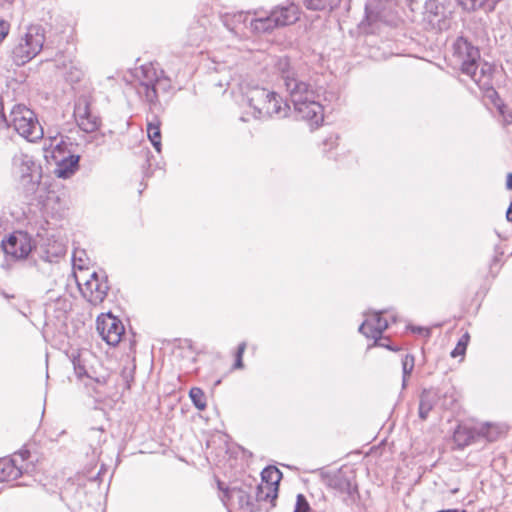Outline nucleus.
<instances>
[{
	"instance_id": "nucleus-1",
	"label": "nucleus",
	"mask_w": 512,
	"mask_h": 512,
	"mask_svg": "<svg viewBox=\"0 0 512 512\" xmlns=\"http://www.w3.org/2000/svg\"><path fill=\"white\" fill-rule=\"evenodd\" d=\"M275 73L283 82L295 112L309 123L318 127L324 119L323 107L319 95L303 65L292 63L287 56L277 57L273 62Z\"/></svg>"
},
{
	"instance_id": "nucleus-2",
	"label": "nucleus",
	"mask_w": 512,
	"mask_h": 512,
	"mask_svg": "<svg viewBox=\"0 0 512 512\" xmlns=\"http://www.w3.org/2000/svg\"><path fill=\"white\" fill-rule=\"evenodd\" d=\"M452 61L461 72L469 76L475 84L489 96L495 94L493 89V67L487 62H480V52L464 37H458L453 44Z\"/></svg>"
},
{
	"instance_id": "nucleus-3",
	"label": "nucleus",
	"mask_w": 512,
	"mask_h": 512,
	"mask_svg": "<svg viewBox=\"0 0 512 512\" xmlns=\"http://www.w3.org/2000/svg\"><path fill=\"white\" fill-rule=\"evenodd\" d=\"M247 105L253 110L254 118L275 117L285 118L289 115L290 106L282 97L269 89L253 87L245 94Z\"/></svg>"
},
{
	"instance_id": "nucleus-4",
	"label": "nucleus",
	"mask_w": 512,
	"mask_h": 512,
	"mask_svg": "<svg viewBox=\"0 0 512 512\" xmlns=\"http://www.w3.org/2000/svg\"><path fill=\"white\" fill-rule=\"evenodd\" d=\"M136 77L138 79L137 94L150 105H156L159 94L167 92L171 88L170 78L153 63L144 64L137 69Z\"/></svg>"
},
{
	"instance_id": "nucleus-5",
	"label": "nucleus",
	"mask_w": 512,
	"mask_h": 512,
	"mask_svg": "<svg viewBox=\"0 0 512 512\" xmlns=\"http://www.w3.org/2000/svg\"><path fill=\"white\" fill-rule=\"evenodd\" d=\"M46 30L42 25L31 24L20 33L12 49L13 62L22 66L34 59L43 49Z\"/></svg>"
},
{
	"instance_id": "nucleus-6",
	"label": "nucleus",
	"mask_w": 512,
	"mask_h": 512,
	"mask_svg": "<svg viewBox=\"0 0 512 512\" xmlns=\"http://www.w3.org/2000/svg\"><path fill=\"white\" fill-rule=\"evenodd\" d=\"M3 126H12L20 136L30 142H35L44 135L43 128L35 113L22 104L14 105L7 119V124H3Z\"/></svg>"
},
{
	"instance_id": "nucleus-7",
	"label": "nucleus",
	"mask_w": 512,
	"mask_h": 512,
	"mask_svg": "<svg viewBox=\"0 0 512 512\" xmlns=\"http://www.w3.org/2000/svg\"><path fill=\"white\" fill-rule=\"evenodd\" d=\"M80 271L75 272V280L81 295L92 305L104 301L110 289L105 273L89 272L79 266Z\"/></svg>"
},
{
	"instance_id": "nucleus-8",
	"label": "nucleus",
	"mask_w": 512,
	"mask_h": 512,
	"mask_svg": "<svg viewBox=\"0 0 512 512\" xmlns=\"http://www.w3.org/2000/svg\"><path fill=\"white\" fill-rule=\"evenodd\" d=\"M12 176L27 193H34L40 183V167L27 153H16L12 158Z\"/></svg>"
},
{
	"instance_id": "nucleus-9",
	"label": "nucleus",
	"mask_w": 512,
	"mask_h": 512,
	"mask_svg": "<svg viewBox=\"0 0 512 512\" xmlns=\"http://www.w3.org/2000/svg\"><path fill=\"white\" fill-rule=\"evenodd\" d=\"M262 482L257 488V500L272 502L278 495V485L282 478V472L275 466L263 469L261 473Z\"/></svg>"
},
{
	"instance_id": "nucleus-10",
	"label": "nucleus",
	"mask_w": 512,
	"mask_h": 512,
	"mask_svg": "<svg viewBox=\"0 0 512 512\" xmlns=\"http://www.w3.org/2000/svg\"><path fill=\"white\" fill-rule=\"evenodd\" d=\"M74 118L78 127L86 132L93 133L101 125V119L90 108V102L87 97H79L74 106Z\"/></svg>"
},
{
	"instance_id": "nucleus-11",
	"label": "nucleus",
	"mask_w": 512,
	"mask_h": 512,
	"mask_svg": "<svg viewBox=\"0 0 512 512\" xmlns=\"http://www.w3.org/2000/svg\"><path fill=\"white\" fill-rule=\"evenodd\" d=\"M97 330L102 339L111 346L120 342L125 331L122 322L110 313L97 318Z\"/></svg>"
},
{
	"instance_id": "nucleus-12",
	"label": "nucleus",
	"mask_w": 512,
	"mask_h": 512,
	"mask_svg": "<svg viewBox=\"0 0 512 512\" xmlns=\"http://www.w3.org/2000/svg\"><path fill=\"white\" fill-rule=\"evenodd\" d=\"M7 256L14 259H25L32 250L31 238L25 232H15L2 242Z\"/></svg>"
},
{
	"instance_id": "nucleus-13",
	"label": "nucleus",
	"mask_w": 512,
	"mask_h": 512,
	"mask_svg": "<svg viewBox=\"0 0 512 512\" xmlns=\"http://www.w3.org/2000/svg\"><path fill=\"white\" fill-rule=\"evenodd\" d=\"M386 313H388V310L365 313V320L359 326V332L365 337L377 341L389 325L388 320L382 317Z\"/></svg>"
},
{
	"instance_id": "nucleus-14",
	"label": "nucleus",
	"mask_w": 512,
	"mask_h": 512,
	"mask_svg": "<svg viewBox=\"0 0 512 512\" xmlns=\"http://www.w3.org/2000/svg\"><path fill=\"white\" fill-rule=\"evenodd\" d=\"M28 450H21L15 453L12 458L0 459V482L17 479L23 473V466L20 463L28 459Z\"/></svg>"
},
{
	"instance_id": "nucleus-15",
	"label": "nucleus",
	"mask_w": 512,
	"mask_h": 512,
	"mask_svg": "<svg viewBox=\"0 0 512 512\" xmlns=\"http://www.w3.org/2000/svg\"><path fill=\"white\" fill-rule=\"evenodd\" d=\"M221 501L229 512L249 510L250 506L249 496L246 492L235 487L223 491Z\"/></svg>"
},
{
	"instance_id": "nucleus-16",
	"label": "nucleus",
	"mask_w": 512,
	"mask_h": 512,
	"mask_svg": "<svg viewBox=\"0 0 512 512\" xmlns=\"http://www.w3.org/2000/svg\"><path fill=\"white\" fill-rule=\"evenodd\" d=\"M252 13L254 17L249 21V30L252 33H269L277 28L272 11L269 14H265L262 10H254Z\"/></svg>"
},
{
	"instance_id": "nucleus-17",
	"label": "nucleus",
	"mask_w": 512,
	"mask_h": 512,
	"mask_svg": "<svg viewBox=\"0 0 512 512\" xmlns=\"http://www.w3.org/2000/svg\"><path fill=\"white\" fill-rule=\"evenodd\" d=\"M329 486L337 491L343 499H356L357 485L351 478L338 473L329 479Z\"/></svg>"
},
{
	"instance_id": "nucleus-18",
	"label": "nucleus",
	"mask_w": 512,
	"mask_h": 512,
	"mask_svg": "<svg viewBox=\"0 0 512 512\" xmlns=\"http://www.w3.org/2000/svg\"><path fill=\"white\" fill-rule=\"evenodd\" d=\"M79 159L78 155H67L65 157L60 156L59 154L55 156V169L54 174L58 178L67 179L71 177L79 167Z\"/></svg>"
},
{
	"instance_id": "nucleus-19",
	"label": "nucleus",
	"mask_w": 512,
	"mask_h": 512,
	"mask_svg": "<svg viewBox=\"0 0 512 512\" xmlns=\"http://www.w3.org/2000/svg\"><path fill=\"white\" fill-rule=\"evenodd\" d=\"M277 27L294 24L299 20V7L293 3L286 6H278L272 10Z\"/></svg>"
},
{
	"instance_id": "nucleus-20",
	"label": "nucleus",
	"mask_w": 512,
	"mask_h": 512,
	"mask_svg": "<svg viewBox=\"0 0 512 512\" xmlns=\"http://www.w3.org/2000/svg\"><path fill=\"white\" fill-rule=\"evenodd\" d=\"M440 389H424L420 396L419 417L426 420L434 406L439 405Z\"/></svg>"
},
{
	"instance_id": "nucleus-21",
	"label": "nucleus",
	"mask_w": 512,
	"mask_h": 512,
	"mask_svg": "<svg viewBox=\"0 0 512 512\" xmlns=\"http://www.w3.org/2000/svg\"><path fill=\"white\" fill-rule=\"evenodd\" d=\"M110 375L108 372H97L93 367H90L84 377V385L87 388H92L95 393L100 397L103 393L102 387L108 384Z\"/></svg>"
},
{
	"instance_id": "nucleus-22",
	"label": "nucleus",
	"mask_w": 512,
	"mask_h": 512,
	"mask_svg": "<svg viewBox=\"0 0 512 512\" xmlns=\"http://www.w3.org/2000/svg\"><path fill=\"white\" fill-rule=\"evenodd\" d=\"M251 14V11H240L234 13L233 15H227L224 19V24L231 32L238 34L239 31L241 30V26L249 29V21L251 19Z\"/></svg>"
},
{
	"instance_id": "nucleus-23",
	"label": "nucleus",
	"mask_w": 512,
	"mask_h": 512,
	"mask_svg": "<svg viewBox=\"0 0 512 512\" xmlns=\"http://www.w3.org/2000/svg\"><path fill=\"white\" fill-rule=\"evenodd\" d=\"M365 14L369 24L385 21L386 8L383 6L381 0H370L365 5Z\"/></svg>"
},
{
	"instance_id": "nucleus-24",
	"label": "nucleus",
	"mask_w": 512,
	"mask_h": 512,
	"mask_svg": "<svg viewBox=\"0 0 512 512\" xmlns=\"http://www.w3.org/2000/svg\"><path fill=\"white\" fill-rule=\"evenodd\" d=\"M50 139H51V144H50V149H51V158L53 159V161H55V156L56 155H60L62 157H65L67 155H73L72 151H71V148H72V143L65 140L62 136L60 137V139L58 140L57 137H52L50 136Z\"/></svg>"
},
{
	"instance_id": "nucleus-25",
	"label": "nucleus",
	"mask_w": 512,
	"mask_h": 512,
	"mask_svg": "<svg viewBox=\"0 0 512 512\" xmlns=\"http://www.w3.org/2000/svg\"><path fill=\"white\" fill-rule=\"evenodd\" d=\"M160 125L161 123L157 116H153V118L147 122L148 138L157 152L161 151Z\"/></svg>"
},
{
	"instance_id": "nucleus-26",
	"label": "nucleus",
	"mask_w": 512,
	"mask_h": 512,
	"mask_svg": "<svg viewBox=\"0 0 512 512\" xmlns=\"http://www.w3.org/2000/svg\"><path fill=\"white\" fill-rule=\"evenodd\" d=\"M505 432L504 426L485 423L477 429V435L485 438L489 442H493L499 438V436Z\"/></svg>"
},
{
	"instance_id": "nucleus-27",
	"label": "nucleus",
	"mask_w": 512,
	"mask_h": 512,
	"mask_svg": "<svg viewBox=\"0 0 512 512\" xmlns=\"http://www.w3.org/2000/svg\"><path fill=\"white\" fill-rule=\"evenodd\" d=\"M477 434V431L474 429H470L466 426H458L454 432L453 439L455 443L464 447L471 444Z\"/></svg>"
},
{
	"instance_id": "nucleus-28",
	"label": "nucleus",
	"mask_w": 512,
	"mask_h": 512,
	"mask_svg": "<svg viewBox=\"0 0 512 512\" xmlns=\"http://www.w3.org/2000/svg\"><path fill=\"white\" fill-rule=\"evenodd\" d=\"M342 0H304V6L308 10L321 11L325 9L333 10Z\"/></svg>"
},
{
	"instance_id": "nucleus-29",
	"label": "nucleus",
	"mask_w": 512,
	"mask_h": 512,
	"mask_svg": "<svg viewBox=\"0 0 512 512\" xmlns=\"http://www.w3.org/2000/svg\"><path fill=\"white\" fill-rule=\"evenodd\" d=\"M402 364V387L405 388L407 385L408 377L411 375L414 365L415 359L411 354H405L401 359Z\"/></svg>"
},
{
	"instance_id": "nucleus-30",
	"label": "nucleus",
	"mask_w": 512,
	"mask_h": 512,
	"mask_svg": "<svg viewBox=\"0 0 512 512\" xmlns=\"http://www.w3.org/2000/svg\"><path fill=\"white\" fill-rule=\"evenodd\" d=\"M85 355H90L89 353H79L77 356H73L72 363L74 367V371L76 376L79 379H84L85 375L87 374V371L89 368L86 366L87 359L85 358Z\"/></svg>"
},
{
	"instance_id": "nucleus-31",
	"label": "nucleus",
	"mask_w": 512,
	"mask_h": 512,
	"mask_svg": "<svg viewBox=\"0 0 512 512\" xmlns=\"http://www.w3.org/2000/svg\"><path fill=\"white\" fill-rule=\"evenodd\" d=\"M189 397L193 403V405L199 410L203 411L206 409L207 402L205 393L201 388L193 387L189 391Z\"/></svg>"
},
{
	"instance_id": "nucleus-32",
	"label": "nucleus",
	"mask_w": 512,
	"mask_h": 512,
	"mask_svg": "<svg viewBox=\"0 0 512 512\" xmlns=\"http://www.w3.org/2000/svg\"><path fill=\"white\" fill-rule=\"evenodd\" d=\"M456 395L455 390L452 387H449L446 390L440 389V401L439 405L443 409H452L456 403Z\"/></svg>"
},
{
	"instance_id": "nucleus-33",
	"label": "nucleus",
	"mask_w": 512,
	"mask_h": 512,
	"mask_svg": "<svg viewBox=\"0 0 512 512\" xmlns=\"http://www.w3.org/2000/svg\"><path fill=\"white\" fill-rule=\"evenodd\" d=\"M470 340V335L468 332L464 333L461 338L458 340L456 347L451 351V357L456 358L458 356H464L467 345Z\"/></svg>"
},
{
	"instance_id": "nucleus-34",
	"label": "nucleus",
	"mask_w": 512,
	"mask_h": 512,
	"mask_svg": "<svg viewBox=\"0 0 512 512\" xmlns=\"http://www.w3.org/2000/svg\"><path fill=\"white\" fill-rule=\"evenodd\" d=\"M424 14L427 20L433 22V17H437L440 13L441 7L438 5L436 0H427L424 6Z\"/></svg>"
},
{
	"instance_id": "nucleus-35",
	"label": "nucleus",
	"mask_w": 512,
	"mask_h": 512,
	"mask_svg": "<svg viewBox=\"0 0 512 512\" xmlns=\"http://www.w3.org/2000/svg\"><path fill=\"white\" fill-rule=\"evenodd\" d=\"M489 0H458L459 4L463 7V9L467 11H475L477 9L483 8Z\"/></svg>"
},
{
	"instance_id": "nucleus-36",
	"label": "nucleus",
	"mask_w": 512,
	"mask_h": 512,
	"mask_svg": "<svg viewBox=\"0 0 512 512\" xmlns=\"http://www.w3.org/2000/svg\"><path fill=\"white\" fill-rule=\"evenodd\" d=\"M246 342H241L238 347H237V351H236V354H235V363L233 365V368L234 369H242L244 367V364H243V354L246 350Z\"/></svg>"
},
{
	"instance_id": "nucleus-37",
	"label": "nucleus",
	"mask_w": 512,
	"mask_h": 512,
	"mask_svg": "<svg viewBox=\"0 0 512 512\" xmlns=\"http://www.w3.org/2000/svg\"><path fill=\"white\" fill-rule=\"evenodd\" d=\"M10 23L4 19H0V42H2L9 34Z\"/></svg>"
},
{
	"instance_id": "nucleus-38",
	"label": "nucleus",
	"mask_w": 512,
	"mask_h": 512,
	"mask_svg": "<svg viewBox=\"0 0 512 512\" xmlns=\"http://www.w3.org/2000/svg\"><path fill=\"white\" fill-rule=\"evenodd\" d=\"M500 113L502 114V117H503V123L505 125H508V124H512V114L511 113H506L504 108H500Z\"/></svg>"
},
{
	"instance_id": "nucleus-39",
	"label": "nucleus",
	"mask_w": 512,
	"mask_h": 512,
	"mask_svg": "<svg viewBox=\"0 0 512 512\" xmlns=\"http://www.w3.org/2000/svg\"><path fill=\"white\" fill-rule=\"evenodd\" d=\"M374 346H380V347H385L389 350H395L393 347H391L388 343H387V339H382V336L375 342H374Z\"/></svg>"
},
{
	"instance_id": "nucleus-40",
	"label": "nucleus",
	"mask_w": 512,
	"mask_h": 512,
	"mask_svg": "<svg viewBox=\"0 0 512 512\" xmlns=\"http://www.w3.org/2000/svg\"><path fill=\"white\" fill-rule=\"evenodd\" d=\"M506 219L509 222H512V202L510 203L507 212H506Z\"/></svg>"
},
{
	"instance_id": "nucleus-41",
	"label": "nucleus",
	"mask_w": 512,
	"mask_h": 512,
	"mask_svg": "<svg viewBox=\"0 0 512 512\" xmlns=\"http://www.w3.org/2000/svg\"><path fill=\"white\" fill-rule=\"evenodd\" d=\"M506 187L507 189L512 190V173L507 175Z\"/></svg>"
},
{
	"instance_id": "nucleus-42",
	"label": "nucleus",
	"mask_w": 512,
	"mask_h": 512,
	"mask_svg": "<svg viewBox=\"0 0 512 512\" xmlns=\"http://www.w3.org/2000/svg\"><path fill=\"white\" fill-rule=\"evenodd\" d=\"M391 319H392L393 322H395L396 321L395 315H391Z\"/></svg>"
},
{
	"instance_id": "nucleus-43",
	"label": "nucleus",
	"mask_w": 512,
	"mask_h": 512,
	"mask_svg": "<svg viewBox=\"0 0 512 512\" xmlns=\"http://www.w3.org/2000/svg\"><path fill=\"white\" fill-rule=\"evenodd\" d=\"M241 120L242 121H247V119L245 117H241Z\"/></svg>"
}]
</instances>
